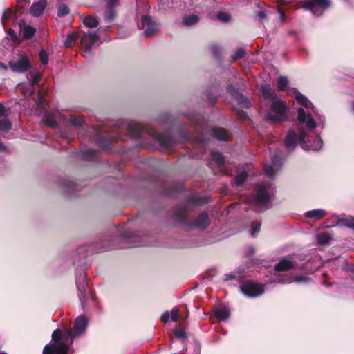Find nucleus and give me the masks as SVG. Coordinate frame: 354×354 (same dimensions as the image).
I'll use <instances>...</instances> for the list:
<instances>
[{"label":"nucleus","mask_w":354,"mask_h":354,"mask_svg":"<svg viewBox=\"0 0 354 354\" xmlns=\"http://www.w3.org/2000/svg\"><path fill=\"white\" fill-rule=\"evenodd\" d=\"M88 326V320L84 315L79 316L75 321L74 327L71 330L64 329L61 334L58 329L53 331L52 339L54 346L47 344L45 346L43 354H71L69 345L73 339L82 335Z\"/></svg>","instance_id":"obj_1"},{"label":"nucleus","mask_w":354,"mask_h":354,"mask_svg":"<svg viewBox=\"0 0 354 354\" xmlns=\"http://www.w3.org/2000/svg\"><path fill=\"white\" fill-rule=\"evenodd\" d=\"M261 91L263 97L272 100L270 110L266 115L267 120L272 122L285 120L287 111L285 102L277 100L274 91L268 85L262 86Z\"/></svg>","instance_id":"obj_2"},{"label":"nucleus","mask_w":354,"mask_h":354,"mask_svg":"<svg viewBox=\"0 0 354 354\" xmlns=\"http://www.w3.org/2000/svg\"><path fill=\"white\" fill-rule=\"evenodd\" d=\"M59 121H62L65 124H70L73 126H80L83 123V120L81 117L70 115L69 118H66L59 112L46 114L43 118L44 124L52 127H57L58 122Z\"/></svg>","instance_id":"obj_3"},{"label":"nucleus","mask_w":354,"mask_h":354,"mask_svg":"<svg viewBox=\"0 0 354 354\" xmlns=\"http://www.w3.org/2000/svg\"><path fill=\"white\" fill-rule=\"evenodd\" d=\"M270 199L268 188L266 185H261L258 187L257 194L247 200V203L253 205L257 207H265Z\"/></svg>","instance_id":"obj_4"},{"label":"nucleus","mask_w":354,"mask_h":354,"mask_svg":"<svg viewBox=\"0 0 354 354\" xmlns=\"http://www.w3.org/2000/svg\"><path fill=\"white\" fill-rule=\"evenodd\" d=\"M99 39L95 32H88L80 37V44L82 49V55L89 58L91 56V50L94 44Z\"/></svg>","instance_id":"obj_5"},{"label":"nucleus","mask_w":354,"mask_h":354,"mask_svg":"<svg viewBox=\"0 0 354 354\" xmlns=\"http://www.w3.org/2000/svg\"><path fill=\"white\" fill-rule=\"evenodd\" d=\"M330 4L328 0H306L303 2L304 8L316 15H321L323 10L329 7Z\"/></svg>","instance_id":"obj_6"},{"label":"nucleus","mask_w":354,"mask_h":354,"mask_svg":"<svg viewBox=\"0 0 354 354\" xmlns=\"http://www.w3.org/2000/svg\"><path fill=\"white\" fill-rule=\"evenodd\" d=\"M241 292L249 297H257L264 292L263 286L252 282L247 281L240 286Z\"/></svg>","instance_id":"obj_7"},{"label":"nucleus","mask_w":354,"mask_h":354,"mask_svg":"<svg viewBox=\"0 0 354 354\" xmlns=\"http://www.w3.org/2000/svg\"><path fill=\"white\" fill-rule=\"evenodd\" d=\"M21 55H22L18 60H12L9 62V66L12 71L15 72L23 73L30 67L28 58L24 55V54Z\"/></svg>","instance_id":"obj_8"},{"label":"nucleus","mask_w":354,"mask_h":354,"mask_svg":"<svg viewBox=\"0 0 354 354\" xmlns=\"http://www.w3.org/2000/svg\"><path fill=\"white\" fill-rule=\"evenodd\" d=\"M142 28L145 30V35L146 37H150L158 32L160 28L149 16H143L142 17Z\"/></svg>","instance_id":"obj_9"},{"label":"nucleus","mask_w":354,"mask_h":354,"mask_svg":"<svg viewBox=\"0 0 354 354\" xmlns=\"http://www.w3.org/2000/svg\"><path fill=\"white\" fill-rule=\"evenodd\" d=\"M287 93L289 95H291L293 97H295L297 102L303 105L306 109H308L311 107L312 111L313 112L314 115H317V111L312 106L311 102L304 95L301 94L297 90L293 88H288Z\"/></svg>","instance_id":"obj_10"},{"label":"nucleus","mask_w":354,"mask_h":354,"mask_svg":"<svg viewBox=\"0 0 354 354\" xmlns=\"http://www.w3.org/2000/svg\"><path fill=\"white\" fill-rule=\"evenodd\" d=\"M297 120L300 123H305L309 130L314 129L316 126L310 112L308 111L306 113L302 108H299L297 111Z\"/></svg>","instance_id":"obj_11"},{"label":"nucleus","mask_w":354,"mask_h":354,"mask_svg":"<svg viewBox=\"0 0 354 354\" xmlns=\"http://www.w3.org/2000/svg\"><path fill=\"white\" fill-rule=\"evenodd\" d=\"M306 133L303 131L299 133V142L301 147L305 150H318L322 147V141L319 136H316L311 144H307L305 141Z\"/></svg>","instance_id":"obj_12"},{"label":"nucleus","mask_w":354,"mask_h":354,"mask_svg":"<svg viewBox=\"0 0 354 354\" xmlns=\"http://www.w3.org/2000/svg\"><path fill=\"white\" fill-rule=\"evenodd\" d=\"M281 165V158L279 156H274L273 157L272 164L266 165L264 167L266 176L269 178H272L274 173L280 168Z\"/></svg>","instance_id":"obj_13"},{"label":"nucleus","mask_w":354,"mask_h":354,"mask_svg":"<svg viewBox=\"0 0 354 354\" xmlns=\"http://www.w3.org/2000/svg\"><path fill=\"white\" fill-rule=\"evenodd\" d=\"M39 77V74L37 73L35 75L31 83L21 84L20 86V87L19 88V90H20L21 91V93L24 95L25 97L30 96L33 93V92H34L33 86L37 82Z\"/></svg>","instance_id":"obj_14"},{"label":"nucleus","mask_w":354,"mask_h":354,"mask_svg":"<svg viewBox=\"0 0 354 354\" xmlns=\"http://www.w3.org/2000/svg\"><path fill=\"white\" fill-rule=\"evenodd\" d=\"M47 2L46 0H40L35 3L31 7V12L35 17H39L42 13L46 6Z\"/></svg>","instance_id":"obj_15"},{"label":"nucleus","mask_w":354,"mask_h":354,"mask_svg":"<svg viewBox=\"0 0 354 354\" xmlns=\"http://www.w3.org/2000/svg\"><path fill=\"white\" fill-rule=\"evenodd\" d=\"M127 129L133 136H138L143 130V125L136 122H131L128 124Z\"/></svg>","instance_id":"obj_16"},{"label":"nucleus","mask_w":354,"mask_h":354,"mask_svg":"<svg viewBox=\"0 0 354 354\" xmlns=\"http://www.w3.org/2000/svg\"><path fill=\"white\" fill-rule=\"evenodd\" d=\"M212 134L214 138L219 140L225 141L228 139L229 135L227 131L223 128L215 127L212 129Z\"/></svg>","instance_id":"obj_17"},{"label":"nucleus","mask_w":354,"mask_h":354,"mask_svg":"<svg viewBox=\"0 0 354 354\" xmlns=\"http://www.w3.org/2000/svg\"><path fill=\"white\" fill-rule=\"evenodd\" d=\"M294 263L289 259H283L280 261L276 266L275 270L277 271H285L292 268Z\"/></svg>","instance_id":"obj_18"},{"label":"nucleus","mask_w":354,"mask_h":354,"mask_svg":"<svg viewBox=\"0 0 354 354\" xmlns=\"http://www.w3.org/2000/svg\"><path fill=\"white\" fill-rule=\"evenodd\" d=\"M297 141V135L293 130H290L285 139V145L288 148L295 146Z\"/></svg>","instance_id":"obj_19"},{"label":"nucleus","mask_w":354,"mask_h":354,"mask_svg":"<svg viewBox=\"0 0 354 354\" xmlns=\"http://www.w3.org/2000/svg\"><path fill=\"white\" fill-rule=\"evenodd\" d=\"M215 315L221 320H226L230 316V310L226 306H221L214 310Z\"/></svg>","instance_id":"obj_20"},{"label":"nucleus","mask_w":354,"mask_h":354,"mask_svg":"<svg viewBox=\"0 0 354 354\" xmlns=\"http://www.w3.org/2000/svg\"><path fill=\"white\" fill-rule=\"evenodd\" d=\"M212 162H215L218 167L220 171H224V158L223 155L218 152H214L212 153Z\"/></svg>","instance_id":"obj_21"},{"label":"nucleus","mask_w":354,"mask_h":354,"mask_svg":"<svg viewBox=\"0 0 354 354\" xmlns=\"http://www.w3.org/2000/svg\"><path fill=\"white\" fill-rule=\"evenodd\" d=\"M326 215V212L323 209H313L309 212H307L305 214V216L308 218H313V219H320L323 217H324Z\"/></svg>","instance_id":"obj_22"},{"label":"nucleus","mask_w":354,"mask_h":354,"mask_svg":"<svg viewBox=\"0 0 354 354\" xmlns=\"http://www.w3.org/2000/svg\"><path fill=\"white\" fill-rule=\"evenodd\" d=\"M209 224V217L207 213H202L196 222V226L198 228L204 229Z\"/></svg>","instance_id":"obj_23"},{"label":"nucleus","mask_w":354,"mask_h":354,"mask_svg":"<svg viewBox=\"0 0 354 354\" xmlns=\"http://www.w3.org/2000/svg\"><path fill=\"white\" fill-rule=\"evenodd\" d=\"M21 31L22 32L23 37L28 39L35 35L36 30L30 26L25 25L24 27H21Z\"/></svg>","instance_id":"obj_24"},{"label":"nucleus","mask_w":354,"mask_h":354,"mask_svg":"<svg viewBox=\"0 0 354 354\" xmlns=\"http://www.w3.org/2000/svg\"><path fill=\"white\" fill-rule=\"evenodd\" d=\"M83 23L88 28H95L98 25L97 19L93 16H88L85 17Z\"/></svg>","instance_id":"obj_25"},{"label":"nucleus","mask_w":354,"mask_h":354,"mask_svg":"<svg viewBox=\"0 0 354 354\" xmlns=\"http://www.w3.org/2000/svg\"><path fill=\"white\" fill-rule=\"evenodd\" d=\"M12 124L10 120L6 118H0V131H8L11 129Z\"/></svg>","instance_id":"obj_26"},{"label":"nucleus","mask_w":354,"mask_h":354,"mask_svg":"<svg viewBox=\"0 0 354 354\" xmlns=\"http://www.w3.org/2000/svg\"><path fill=\"white\" fill-rule=\"evenodd\" d=\"M288 85V80L286 77L280 76L277 80V88L279 90H285Z\"/></svg>","instance_id":"obj_27"},{"label":"nucleus","mask_w":354,"mask_h":354,"mask_svg":"<svg viewBox=\"0 0 354 354\" xmlns=\"http://www.w3.org/2000/svg\"><path fill=\"white\" fill-rule=\"evenodd\" d=\"M77 287L78 290L80 292V294L79 295L80 299L82 301V299H84L86 297V284L84 282L80 283L77 281Z\"/></svg>","instance_id":"obj_28"},{"label":"nucleus","mask_w":354,"mask_h":354,"mask_svg":"<svg viewBox=\"0 0 354 354\" xmlns=\"http://www.w3.org/2000/svg\"><path fill=\"white\" fill-rule=\"evenodd\" d=\"M198 21V17L196 15H191L186 16L183 18V22L185 25H192Z\"/></svg>","instance_id":"obj_29"},{"label":"nucleus","mask_w":354,"mask_h":354,"mask_svg":"<svg viewBox=\"0 0 354 354\" xmlns=\"http://www.w3.org/2000/svg\"><path fill=\"white\" fill-rule=\"evenodd\" d=\"M308 281V279L304 276H297L294 277L291 279H286L282 281L283 283H292V282H299V283H306Z\"/></svg>","instance_id":"obj_30"},{"label":"nucleus","mask_w":354,"mask_h":354,"mask_svg":"<svg viewBox=\"0 0 354 354\" xmlns=\"http://www.w3.org/2000/svg\"><path fill=\"white\" fill-rule=\"evenodd\" d=\"M248 176L246 171H243L240 174H237L235 177L234 182L237 185L242 184Z\"/></svg>","instance_id":"obj_31"},{"label":"nucleus","mask_w":354,"mask_h":354,"mask_svg":"<svg viewBox=\"0 0 354 354\" xmlns=\"http://www.w3.org/2000/svg\"><path fill=\"white\" fill-rule=\"evenodd\" d=\"M317 240L318 243H319L321 244H324V243H328L330 240V237L329 234H328L326 233H322V234H317Z\"/></svg>","instance_id":"obj_32"},{"label":"nucleus","mask_w":354,"mask_h":354,"mask_svg":"<svg viewBox=\"0 0 354 354\" xmlns=\"http://www.w3.org/2000/svg\"><path fill=\"white\" fill-rule=\"evenodd\" d=\"M237 101L240 106L243 108H247L250 105L248 100L241 94L237 95Z\"/></svg>","instance_id":"obj_33"},{"label":"nucleus","mask_w":354,"mask_h":354,"mask_svg":"<svg viewBox=\"0 0 354 354\" xmlns=\"http://www.w3.org/2000/svg\"><path fill=\"white\" fill-rule=\"evenodd\" d=\"M69 12V8L67 6L62 4L58 8L57 15L60 17H63L68 15Z\"/></svg>","instance_id":"obj_34"},{"label":"nucleus","mask_w":354,"mask_h":354,"mask_svg":"<svg viewBox=\"0 0 354 354\" xmlns=\"http://www.w3.org/2000/svg\"><path fill=\"white\" fill-rule=\"evenodd\" d=\"M77 37V33H73L69 35L65 40L64 45L66 47H71L73 43V41Z\"/></svg>","instance_id":"obj_35"},{"label":"nucleus","mask_w":354,"mask_h":354,"mask_svg":"<svg viewBox=\"0 0 354 354\" xmlns=\"http://www.w3.org/2000/svg\"><path fill=\"white\" fill-rule=\"evenodd\" d=\"M217 18L222 22H227L230 20V15L225 12H220L217 15Z\"/></svg>","instance_id":"obj_36"},{"label":"nucleus","mask_w":354,"mask_h":354,"mask_svg":"<svg viewBox=\"0 0 354 354\" xmlns=\"http://www.w3.org/2000/svg\"><path fill=\"white\" fill-rule=\"evenodd\" d=\"M13 12L10 9H7L3 12V17H2V22L4 24L6 20L9 19L10 18H12L14 16Z\"/></svg>","instance_id":"obj_37"},{"label":"nucleus","mask_w":354,"mask_h":354,"mask_svg":"<svg viewBox=\"0 0 354 354\" xmlns=\"http://www.w3.org/2000/svg\"><path fill=\"white\" fill-rule=\"evenodd\" d=\"M244 55H245V50L243 48H239L234 52V53L232 56V58H233V59L236 60V59L243 57Z\"/></svg>","instance_id":"obj_38"},{"label":"nucleus","mask_w":354,"mask_h":354,"mask_svg":"<svg viewBox=\"0 0 354 354\" xmlns=\"http://www.w3.org/2000/svg\"><path fill=\"white\" fill-rule=\"evenodd\" d=\"M170 313L171 319L173 322H176L179 318V310L178 308H174Z\"/></svg>","instance_id":"obj_39"},{"label":"nucleus","mask_w":354,"mask_h":354,"mask_svg":"<svg viewBox=\"0 0 354 354\" xmlns=\"http://www.w3.org/2000/svg\"><path fill=\"white\" fill-rule=\"evenodd\" d=\"M261 223L255 221L252 223V236H255V234L257 233L260 230Z\"/></svg>","instance_id":"obj_40"},{"label":"nucleus","mask_w":354,"mask_h":354,"mask_svg":"<svg viewBox=\"0 0 354 354\" xmlns=\"http://www.w3.org/2000/svg\"><path fill=\"white\" fill-rule=\"evenodd\" d=\"M39 58L44 64H46L48 62V56L45 50H41L39 53Z\"/></svg>","instance_id":"obj_41"},{"label":"nucleus","mask_w":354,"mask_h":354,"mask_svg":"<svg viewBox=\"0 0 354 354\" xmlns=\"http://www.w3.org/2000/svg\"><path fill=\"white\" fill-rule=\"evenodd\" d=\"M343 225L347 227L354 229V218L344 220Z\"/></svg>","instance_id":"obj_42"},{"label":"nucleus","mask_w":354,"mask_h":354,"mask_svg":"<svg viewBox=\"0 0 354 354\" xmlns=\"http://www.w3.org/2000/svg\"><path fill=\"white\" fill-rule=\"evenodd\" d=\"M10 110L8 109L5 108L2 104H0V118L2 117H6L9 115Z\"/></svg>","instance_id":"obj_43"},{"label":"nucleus","mask_w":354,"mask_h":354,"mask_svg":"<svg viewBox=\"0 0 354 354\" xmlns=\"http://www.w3.org/2000/svg\"><path fill=\"white\" fill-rule=\"evenodd\" d=\"M115 12L113 9L109 10V11H107L105 13V17L107 19H111L115 17Z\"/></svg>","instance_id":"obj_44"},{"label":"nucleus","mask_w":354,"mask_h":354,"mask_svg":"<svg viewBox=\"0 0 354 354\" xmlns=\"http://www.w3.org/2000/svg\"><path fill=\"white\" fill-rule=\"evenodd\" d=\"M170 317V313L169 312H165L161 317V321L164 323H167Z\"/></svg>","instance_id":"obj_45"},{"label":"nucleus","mask_w":354,"mask_h":354,"mask_svg":"<svg viewBox=\"0 0 354 354\" xmlns=\"http://www.w3.org/2000/svg\"><path fill=\"white\" fill-rule=\"evenodd\" d=\"M158 140L160 141V142L162 145H164L165 147H170V146H171V144H170L169 142H167V141L166 140V138H159V137H158Z\"/></svg>","instance_id":"obj_46"},{"label":"nucleus","mask_w":354,"mask_h":354,"mask_svg":"<svg viewBox=\"0 0 354 354\" xmlns=\"http://www.w3.org/2000/svg\"><path fill=\"white\" fill-rule=\"evenodd\" d=\"M45 105H46L45 100L42 97L40 96L39 98V101L37 102V106L39 108L43 109Z\"/></svg>","instance_id":"obj_47"},{"label":"nucleus","mask_w":354,"mask_h":354,"mask_svg":"<svg viewBox=\"0 0 354 354\" xmlns=\"http://www.w3.org/2000/svg\"><path fill=\"white\" fill-rule=\"evenodd\" d=\"M174 335L176 337H178L180 338H185V333L182 330H176L174 331Z\"/></svg>","instance_id":"obj_48"},{"label":"nucleus","mask_w":354,"mask_h":354,"mask_svg":"<svg viewBox=\"0 0 354 354\" xmlns=\"http://www.w3.org/2000/svg\"><path fill=\"white\" fill-rule=\"evenodd\" d=\"M119 0H108L107 4L108 6L111 8L117 5Z\"/></svg>","instance_id":"obj_49"},{"label":"nucleus","mask_w":354,"mask_h":354,"mask_svg":"<svg viewBox=\"0 0 354 354\" xmlns=\"http://www.w3.org/2000/svg\"><path fill=\"white\" fill-rule=\"evenodd\" d=\"M278 12H279V15H280L281 21H283V18H284V12L280 8H278Z\"/></svg>","instance_id":"obj_50"},{"label":"nucleus","mask_w":354,"mask_h":354,"mask_svg":"<svg viewBox=\"0 0 354 354\" xmlns=\"http://www.w3.org/2000/svg\"><path fill=\"white\" fill-rule=\"evenodd\" d=\"M6 150V148L5 147V145H3V143L0 141V151H4Z\"/></svg>","instance_id":"obj_51"},{"label":"nucleus","mask_w":354,"mask_h":354,"mask_svg":"<svg viewBox=\"0 0 354 354\" xmlns=\"http://www.w3.org/2000/svg\"><path fill=\"white\" fill-rule=\"evenodd\" d=\"M258 15L262 19L265 17V13L263 11L259 12Z\"/></svg>","instance_id":"obj_52"},{"label":"nucleus","mask_w":354,"mask_h":354,"mask_svg":"<svg viewBox=\"0 0 354 354\" xmlns=\"http://www.w3.org/2000/svg\"><path fill=\"white\" fill-rule=\"evenodd\" d=\"M0 67L3 68V69H6L7 68L6 66L3 64H1V63H0Z\"/></svg>","instance_id":"obj_53"},{"label":"nucleus","mask_w":354,"mask_h":354,"mask_svg":"<svg viewBox=\"0 0 354 354\" xmlns=\"http://www.w3.org/2000/svg\"><path fill=\"white\" fill-rule=\"evenodd\" d=\"M12 32V30H9V32H9V34H11V32Z\"/></svg>","instance_id":"obj_54"},{"label":"nucleus","mask_w":354,"mask_h":354,"mask_svg":"<svg viewBox=\"0 0 354 354\" xmlns=\"http://www.w3.org/2000/svg\"><path fill=\"white\" fill-rule=\"evenodd\" d=\"M0 354H7V353H1Z\"/></svg>","instance_id":"obj_55"},{"label":"nucleus","mask_w":354,"mask_h":354,"mask_svg":"<svg viewBox=\"0 0 354 354\" xmlns=\"http://www.w3.org/2000/svg\"><path fill=\"white\" fill-rule=\"evenodd\" d=\"M138 26H140L142 28V26H140V24H138Z\"/></svg>","instance_id":"obj_56"}]
</instances>
